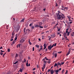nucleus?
I'll list each match as a JSON object with an SVG mask.
<instances>
[{"label": "nucleus", "instance_id": "37", "mask_svg": "<svg viewBox=\"0 0 74 74\" xmlns=\"http://www.w3.org/2000/svg\"><path fill=\"white\" fill-rule=\"evenodd\" d=\"M26 59H24V61H23V62H26Z\"/></svg>", "mask_w": 74, "mask_h": 74}, {"label": "nucleus", "instance_id": "63", "mask_svg": "<svg viewBox=\"0 0 74 74\" xmlns=\"http://www.w3.org/2000/svg\"><path fill=\"white\" fill-rule=\"evenodd\" d=\"M61 7H62V8H64V6L63 5H62L61 6Z\"/></svg>", "mask_w": 74, "mask_h": 74}, {"label": "nucleus", "instance_id": "28", "mask_svg": "<svg viewBox=\"0 0 74 74\" xmlns=\"http://www.w3.org/2000/svg\"><path fill=\"white\" fill-rule=\"evenodd\" d=\"M36 47H37V48H39V45H36Z\"/></svg>", "mask_w": 74, "mask_h": 74}, {"label": "nucleus", "instance_id": "7", "mask_svg": "<svg viewBox=\"0 0 74 74\" xmlns=\"http://www.w3.org/2000/svg\"><path fill=\"white\" fill-rule=\"evenodd\" d=\"M26 66H30V64H29L28 65V60L27 61V63H26Z\"/></svg>", "mask_w": 74, "mask_h": 74}, {"label": "nucleus", "instance_id": "44", "mask_svg": "<svg viewBox=\"0 0 74 74\" xmlns=\"http://www.w3.org/2000/svg\"><path fill=\"white\" fill-rule=\"evenodd\" d=\"M54 44V47H56V43L55 44Z\"/></svg>", "mask_w": 74, "mask_h": 74}, {"label": "nucleus", "instance_id": "16", "mask_svg": "<svg viewBox=\"0 0 74 74\" xmlns=\"http://www.w3.org/2000/svg\"><path fill=\"white\" fill-rule=\"evenodd\" d=\"M71 36H72L73 37H74V32H72L71 34Z\"/></svg>", "mask_w": 74, "mask_h": 74}, {"label": "nucleus", "instance_id": "56", "mask_svg": "<svg viewBox=\"0 0 74 74\" xmlns=\"http://www.w3.org/2000/svg\"><path fill=\"white\" fill-rule=\"evenodd\" d=\"M49 31H47L46 32V33H49Z\"/></svg>", "mask_w": 74, "mask_h": 74}, {"label": "nucleus", "instance_id": "26", "mask_svg": "<svg viewBox=\"0 0 74 74\" xmlns=\"http://www.w3.org/2000/svg\"><path fill=\"white\" fill-rule=\"evenodd\" d=\"M50 61H51V59L49 60L47 62L48 63H51V62H50Z\"/></svg>", "mask_w": 74, "mask_h": 74}, {"label": "nucleus", "instance_id": "5", "mask_svg": "<svg viewBox=\"0 0 74 74\" xmlns=\"http://www.w3.org/2000/svg\"><path fill=\"white\" fill-rule=\"evenodd\" d=\"M58 14H57V15H60V14H62V15H63V16H64V18H65V16H64V14H62L61 13V12H60V11H58Z\"/></svg>", "mask_w": 74, "mask_h": 74}, {"label": "nucleus", "instance_id": "13", "mask_svg": "<svg viewBox=\"0 0 74 74\" xmlns=\"http://www.w3.org/2000/svg\"><path fill=\"white\" fill-rule=\"evenodd\" d=\"M14 34H15V32H14V31H13L12 32V36H14Z\"/></svg>", "mask_w": 74, "mask_h": 74}, {"label": "nucleus", "instance_id": "45", "mask_svg": "<svg viewBox=\"0 0 74 74\" xmlns=\"http://www.w3.org/2000/svg\"><path fill=\"white\" fill-rule=\"evenodd\" d=\"M62 53V51H60L58 52V53Z\"/></svg>", "mask_w": 74, "mask_h": 74}, {"label": "nucleus", "instance_id": "21", "mask_svg": "<svg viewBox=\"0 0 74 74\" xmlns=\"http://www.w3.org/2000/svg\"><path fill=\"white\" fill-rule=\"evenodd\" d=\"M16 42V40H14V41L12 42V44H15V43Z\"/></svg>", "mask_w": 74, "mask_h": 74}, {"label": "nucleus", "instance_id": "18", "mask_svg": "<svg viewBox=\"0 0 74 74\" xmlns=\"http://www.w3.org/2000/svg\"><path fill=\"white\" fill-rule=\"evenodd\" d=\"M18 56H19V54H18V53H16V56H15V58L18 57Z\"/></svg>", "mask_w": 74, "mask_h": 74}, {"label": "nucleus", "instance_id": "2", "mask_svg": "<svg viewBox=\"0 0 74 74\" xmlns=\"http://www.w3.org/2000/svg\"><path fill=\"white\" fill-rule=\"evenodd\" d=\"M53 46H54V44L52 46L51 45H50L48 46V49L49 50H51V49H52V48L53 47Z\"/></svg>", "mask_w": 74, "mask_h": 74}, {"label": "nucleus", "instance_id": "22", "mask_svg": "<svg viewBox=\"0 0 74 74\" xmlns=\"http://www.w3.org/2000/svg\"><path fill=\"white\" fill-rule=\"evenodd\" d=\"M39 25H36L35 26V27H39Z\"/></svg>", "mask_w": 74, "mask_h": 74}, {"label": "nucleus", "instance_id": "52", "mask_svg": "<svg viewBox=\"0 0 74 74\" xmlns=\"http://www.w3.org/2000/svg\"><path fill=\"white\" fill-rule=\"evenodd\" d=\"M66 35V33H64V35Z\"/></svg>", "mask_w": 74, "mask_h": 74}, {"label": "nucleus", "instance_id": "46", "mask_svg": "<svg viewBox=\"0 0 74 74\" xmlns=\"http://www.w3.org/2000/svg\"><path fill=\"white\" fill-rule=\"evenodd\" d=\"M18 62L16 61L15 63H14V64H16V63H18Z\"/></svg>", "mask_w": 74, "mask_h": 74}, {"label": "nucleus", "instance_id": "42", "mask_svg": "<svg viewBox=\"0 0 74 74\" xmlns=\"http://www.w3.org/2000/svg\"><path fill=\"white\" fill-rule=\"evenodd\" d=\"M39 27L40 28H43V27L42 26H39Z\"/></svg>", "mask_w": 74, "mask_h": 74}, {"label": "nucleus", "instance_id": "54", "mask_svg": "<svg viewBox=\"0 0 74 74\" xmlns=\"http://www.w3.org/2000/svg\"><path fill=\"white\" fill-rule=\"evenodd\" d=\"M44 67H42V71H44Z\"/></svg>", "mask_w": 74, "mask_h": 74}, {"label": "nucleus", "instance_id": "60", "mask_svg": "<svg viewBox=\"0 0 74 74\" xmlns=\"http://www.w3.org/2000/svg\"><path fill=\"white\" fill-rule=\"evenodd\" d=\"M73 23V22H69V23H70V24H71V23Z\"/></svg>", "mask_w": 74, "mask_h": 74}, {"label": "nucleus", "instance_id": "3", "mask_svg": "<svg viewBox=\"0 0 74 74\" xmlns=\"http://www.w3.org/2000/svg\"><path fill=\"white\" fill-rule=\"evenodd\" d=\"M45 59H46V60H49V59L47 58L46 57H45L44 59L42 60L43 61L44 63H46L47 62V61H46L45 60Z\"/></svg>", "mask_w": 74, "mask_h": 74}, {"label": "nucleus", "instance_id": "11", "mask_svg": "<svg viewBox=\"0 0 74 74\" xmlns=\"http://www.w3.org/2000/svg\"><path fill=\"white\" fill-rule=\"evenodd\" d=\"M42 25V22H41L39 23V26H41Z\"/></svg>", "mask_w": 74, "mask_h": 74}, {"label": "nucleus", "instance_id": "20", "mask_svg": "<svg viewBox=\"0 0 74 74\" xmlns=\"http://www.w3.org/2000/svg\"><path fill=\"white\" fill-rule=\"evenodd\" d=\"M28 42H29V44L30 45H32V43L31 42H30V40H29V41H28Z\"/></svg>", "mask_w": 74, "mask_h": 74}, {"label": "nucleus", "instance_id": "41", "mask_svg": "<svg viewBox=\"0 0 74 74\" xmlns=\"http://www.w3.org/2000/svg\"><path fill=\"white\" fill-rule=\"evenodd\" d=\"M58 65H60V64H60V63H59V62H58V64H57Z\"/></svg>", "mask_w": 74, "mask_h": 74}, {"label": "nucleus", "instance_id": "34", "mask_svg": "<svg viewBox=\"0 0 74 74\" xmlns=\"http://www.w3.org/2000/svg\"><path fill=\"white\" fill-rule=\"evenodd\" d=\"M8 52H10V49H8Z\"/></svg>", "mask_w": 74, "mask_h": 74}, {"label": "nucleus", "instance_id": "55", "mask_svg": "<svg viewBox=\"0 0 74 74\" xmlns=\"http://www.w3.org/2000/svg\"><path fill=\"white\" fill-rule=\"evenodd\" d=\"M68 72V71H67V70L66 71V72L65 73V74H67V72Z\"/></svg>", "mask_w": 74, "mask_h": 74}, {"label": "nucleus", "instance_id": "10", "mask_svg": "<svg viewBox=\"0 0 74 74\" xmlns=\"http://www.w3.org/2000/svg\"><path fill=\"white\" fill-rule=\"evenodd\" d=\"M44 49H45L46 48H47V46H46V44L45 43L44 45Z\"/></svg>", "mask_w": 74, "mask_h": 74}, {"label": "nucleus", "instance_id": "36", "mask_svg": "<svg viewBox=\"0 0 74 74\" xmlns=\"http://www.w3.org/2000/svg\"><path fill=\"white\" fill-rule=\"evenodd\" d=\"M5 54H6V53H4L3 55V57H4V55H5Z\"/></svg>", "mask_w": 74, "mask_h": 74}, {"label": "nucleus", "instance_id": "15", "mask_svg": "<svg viewBox=\"0 0 74 74\" xmlns=\"http://www.w3.org/2000/svg\"><path fill=\"white\" fill-rule=\"evenodd\" d=\"M47 64L46 63H44V64H43V67L44 68V69H45V67H46V65H45V64Z\"/></svg>", "mask_w": 74, "mask_h": 74}, {"label": "nucleus", "instance_id": "4", "mask_svg": "<svg viewBox=\"0 0 74 74\" xmlns=\"http://www.w3.org/2000/svg\"><path fill=\"white\" fill-rule=\"evenodd\" d=\"M20 28H21V27H20V26H18L17 28H16V32H18L19 31V29H20Z\"/></svg>", "mask_w": 74, "mask_h": 74}, {"label": "nucleus", "instance_id": "53", "mask_svg": "<svg viewBox=\"0 0 74 74\" xmlns=\"http://www.w3.org/2000/svg\"><path fill=\"white\" fill-rule=\"evenodd\" d=\"M51 38H52V37H50L49 39V40H51Z\"/></svg>", "mask_w": 74, "mask_h": 74}, {"label": "nucleus", "instance_id": "58", "mask_svg": "<svg viewBox=\"0 0 74 74\" xmlns=\"http://www.w3.org/2000/svg\"><path fill=\"white\" fill-rule=\"evenodd\" d=\"M51 71V69H48V72H49V71Z\"/></svg>", "mask_w": 74, "mask_h": 74}, {"label": "nucleus", "instance_id": "39", "mask_svg": "<svg viewBox=\"0 0 74 74\" xmlns=\"http://www.w3.org/2000/svg\"><path fill=\"white\" fill-rule=\"evenodd\" d=\"M32 51H34V47H33Z\"/></svg>", "mask_w": 74, "mask_h": 74}, {"label": "nucleus", "instance_id": "43", "mask_svg": "<svg viewBox=\"0 0 74 74\" xmlns=\"http://www.w3.org/2000/svg\"><path fill=\"white\" fill-rule=\"evenodd\" d=\"M32 29H34V26H32L31 28Z\"/></svg>", "mask_w": 74, "mask_h": 74}, {"label": "nucleus", "instance_id": "40", "mask_svg": "<svg viewBox=\"0 0 74 74\" xmlns=\"http://www.w3.org/2000/svg\"><path fill=\"white\" fill-rule=\"evenodd\" d=\"M69 34H70V32H69L68 33V34H67L68 36H69Z\"/></svg>", "mask_w": 74, "mask_h": 74}, {"label": "nucleus", "instance_id": "61", "mask_svg": "<svg viewBox=\"0 0 74 74\" xmlns=\"http://www.w3.org/2000/svg\"><path fill=\"white\" fill-rule=\"evenodd\" d=\"M2 48H3V47H0V49H2Z\"/></svg>", "mask_w": 74, "mask_h": 74}, {"label": "nucleus", "instance_id": "32", "mask_svg": "<svg viewBox=\"0 0 74 74\" xmlns=\"http://www.w3.org/2000/svg\"><path fill=\"white\" fill-rule=\"evenodd\" d=\"M25 30H26V27H25L24 28V30H23L24 33H25Z\"/></svg>", "mask_w": 74, "mask_h": 74}, {"label": "nucleus", "instance_id": "47", "mask_svg": "<svg viewBox=\"0 0 74 74\" xmlns=\"http://www.w3.org/2000/svg\"><path fill=\"white\" fill-rule=\"evenodd\" d=\"M62 63H61V64H64V62H62Z\"/></svg>", "mask_w": 74, "mask_h": 74}, {"label": "nucleus", "instance_id": "62", "mask_svg": "<svg viewBox=\"0 0 74 74\" xmlns=\"http://www.w3.org/2000/svg\"><path fill=\"white\" fill-rule=\"evenodd\" d=\"M36 70V68H34L33 69V70Z\"/></svg>", "mask_w": 74, "mask_h": 74}, {"label": "nucleus", "instance_id": "38", "mask_svg": "<svg viewBox=\"0 0 74 74\" xmlns=\"http://www.w3.org/2000/svg\"><path fill=\"white\" fill-rule=\"evenodd\" d=\"M3 53L2 52H1L0 53L1 55H3Z\"/></svg>", "mask_w": 74, "mask_h": 74}, {"label": "nucleus", "instance_id": "31", "mask_svg": "<svg viewBox=\"0 0 74 74\" xmlns=\"http://www.w3.org/2000/svg\"><path fill=\"white\" fill-rule=\"evenodd\" d=\"M53 30V29H51L50 30V32H52Z\"/></svg>", "mask_w": 74, "mask_h": 74}, {"label": "nucleus", "instance_id": "27", "mask_svg": "<svg viewBox=\"0 0 74 74\" xmlns=\"http://www.w3.org/2000/svg\"><path fill=\"white\" fill-rule=\"evenodd\" d=\"M70 53V52H68V53H67L66 56H68V55H69Z\"/></svg>", "mask_w": 74, "mask_h": 74}, {"label": "nucleus", "instance_id": "33", "mask_svg": "<svg viewBox=\"0 0 74 74\" xmlns=\"http://www.w3.org/2000/svg\"><path fill=\"white\" fill-rule=\"evenodd\" d=\"M51 37H55V36H54V35H51Z\"/></svg>", "mask_w": 74, "mask_h": 74}, {"label": "nucleus", "instance_id": "1", "mask_svg": "<svg viewBox=\"0 0 74 74\" xmlns=\"http://www.w3.org/2000/svg\"><path fill=\"white\" fill-rule=\"evenodd\" d=\"M57 18L58 19H60V20H62L63 19V17L60 14H57Z\"/></svg>", "mask_w": 74, "mask_h": 74}, {"label": "nucleus", "instance_id": "64", "mask_svg": "<svg viewBox=\"0 0 74 74\" xmlns=\"http://www.w3.org/2000/svg\"><path fill=\"white\" fill-rule=\"evenodd\" d=\"M33 73L34 74H36V73H35V72H33Z\"/></svg>", "mask_w": 74, "mask_h": 74}, {"label": "nucleus", "instance_id": "6", "mask_svg": "<svg viewBox=\"0 0 74 74\" xmlns=\"http://www.w3.org/2000/svg\"><path fill=\"white\" fill-rule=\"evenodd\" d=\"M25 41V40H24V39H22L20 41V42H21V43H22V42H24Z\"/></svg>", "mask_w": 74, "mask_h": 74}, {"label": "nucleus", "instance_id": "19", "mask_svg": "<svg viewBox=\"0 0 74 74\" xmlns=\"http://www.w3.org/2000/svg\"><path fill=\"white\" fill-rule=\"evenodd\" d=\"M55 72L56 73H58V72H59V69H57V70H55Z\"/></svg>", "mask_w": 74, "mask_h": 74}, {"label": "nucleus", "instance_id": "59", "mask_svg": "<svg viewBox=\"0 0 74 74\" xmlns=\"http://www.w3.org/2000/svg\"><path fill=\"white\" fill-rule=\"evenodd\" d=\"M11 41H13V39L11 38V39H10Z\"/></svg>", "mask_w": 74, "mask_h": 74}, {"label": "nucleus", "instance_id": "51", "mask_svg": "<svg viewBox=\"0 0 74 74\" xmlns=\"http://www.w3.org/2000/svg\"><path fill=\"white\" fill-rule=\"evenodd\" d=\"M71 51V50L70 49H69V51H68V52H70V51Z\"/></svg>", "mask_w": 74, "mask_h": 74}, {"label": "nucleus", "instance_id": "48", "mask_svg": "<svg viewBox=\"0 0 74 74\" xmlns=\"http://www.w3.org/2000/svg\"><path fill=\"white\" fill-rule=\"evenodd\" d=\"M1 52H4V51H3V50H1Z\"/></svg>", "mask_w": 74, "mask_h": 74}, {"label": "nucleus", "instance_id": "25", "mask_svg": "<svg viewBox=\"0 0 74 74\" xmlns=\"http://www.w3.org/2000/svg\"><path fill=\"white\" fill-rule=\"evenodd\" d=\"M58 66V64H56V63H55L54 65V67H56V66Z\"/></svg>", "mask_w": 74, "mask_h": 74}, {"label": "nucleus", "instance_id": "30", "mask_svg": "<svg viewBox=\"0 0 74 74\" xmlns=\"http://www.w3.org/2000/svg\"><path fill=\"white\" fill-rule=\"evenodd\" d=\"M32 25H33V23H31L30 24L29 26H32Z\"/></svg>", "mask_w": 74, "mask_h": 74}, {"label": "nucleus", "instance_id": "12", "mask_svg": "<svg viewBox=\"0 0 74 74\" xmlns=\"http://www.w3.org/2000/svg\"><path fill=\"white\" fill-rule=\"evenodd\" d=\"M21 46V44H19L17 45V48H18V47L20 48Z\"/></svg>", "mask_w": 74, "mask_h": 74}, {"label": "nucleus", "instance_id": "14", "mask_svg": "<svg viewBox=\"0 0 74 74\" xmlns=\"http://www.w3.org/2000/svg\"><path fill=\"white\" fill-rule=\"evenodd\" d=\"M24 21H25V18H23L22 20H21V21H20L21 22H24Z\"/></svg>", "mask_w": 74, "mask_h": 74}, {"label": "nucleus", "instance_id": "23", "mask_svg": "<svg viewBox=\"0 0 74 74\" xmlns=\"http://www.w3.org/2000/svg\"><path fill=\"white\" fill-rule=\"evenodd\" d=\"M64 69H63L62 71V73L63 74V73H64Z\"/></svg>", "mask_w": 74, "mask_h": 74}, {"label": "nucleus", "instance_id": "17", "mask_svg": "<svg viewBox=\"0 0 74 74\" xmlns=\"http://www.w3.org/2000/svg\"><path fill=\"white\" fill-rule=\"evenodd\" d=\"M58 3L60 4V3H62V1L61 0H59L58 1Z\"/></svg>", "mask_w": 74, "mask_h": 74}, {"label": "nucleus", "instance_id": "9", "mask_svg": "<svg viewBox=\"0 0 74 74\" xmlns=\"http://www.w3.org/2000/svg\"><path fill=\"white\" fill-rule=\"evenodd\" d=\"M51 74H53V73H54V72L53 71V69H51V71H50Z\"/></svg>", "mask_w": 74, "mask_h": 74}, {"label": "nucleus", "instance_id": "29", "mask_svg": "<svg viewBox=\"0 0 74 74\" xmlns=\"http://www.w3.org/2000/svg\"><path fill=\"white\" fill-rule=\"evenodd\" d=\"M17 37V36H16V37H15V38L14 39V40H15H15H17V37Z\"/></svg>", "mask_w": 74, "mask_h": 74}, {"label": "nucleus", "instance_id": "24", "mask_svg": "<svg viewBox=\"0 0 74 74\" xmlns=\"http://www.w3.org/2000/svg\"><path fill=\"white\" fill-rule=\"evenodd\" d=\"M54 56H55V58H56L57 57V53H56L55 54Z\"/></svg>", "mask_w": 74, "mask_h": 74}, {"label": "nucleus", "instance_id": "50", "mask_svg": "<svg viewBox=\"0 0 74 74\" xmlns=\"http://www.w3.org/2000/svg\"><path fill=\"white\" fill-rule=\"evenodd\" d=\"M58 23H57V24H56V26H57V25H58Z\"/></svg>", "mask_w": 74, "mask_h": 74}, {"label": "nucleus", "instance_id": "49", "mask_svg": "<svg viewBox=\"0 0 74 74\" xmlns=\"http://www.w3.org/2000/svg\"><path fill=\"white\" fill-rule=\"evenodd\" d=\"M36 8L35 7V8H34V11H36Z\"/></svg>", "mask_w": 74, "mask_h": 74}, {"label": "nucleus", "instance_id": "57", "mask_svg": "<svg viewBox=\"0 0 74 74\" xmlns=\"http://www.w3.org/2000/svg\"><path fill=\"white\" fill-rule=\"evenodd\" d=\"M18 53H20V54H21V53H22V52H21V51L19 52Z\"/></svg>", "mask_w": 74, "mask_h": 74}, {"label": "nucleus", "instance_id": "35", "mask_svg": "<svg viewBox=\"0 0 74 74\" xmlns=\"http://www.w3.org/2000/svg\"><path fill=\"white\" fill-rule=\"evenodd\" d=\"M20 72H21V73H22L23 71H22V69H20Z\"/></svg>", "mask_w": 74, "mask_h": 74}, {"label": "nucleus", "instance_id": "8", "mask_svg": "<svg viewBox=\"0 0 74 74\" xmlns=\"http://www.w3.org/2000/svg\"><path fill=\"white\" fill-rule=\"evenodd\" d=\"M40 49L39 50V51H41L42 49V46H40Z\"/></svg>", "mask_w": 74, "mask_h": 74}]
</instances>
